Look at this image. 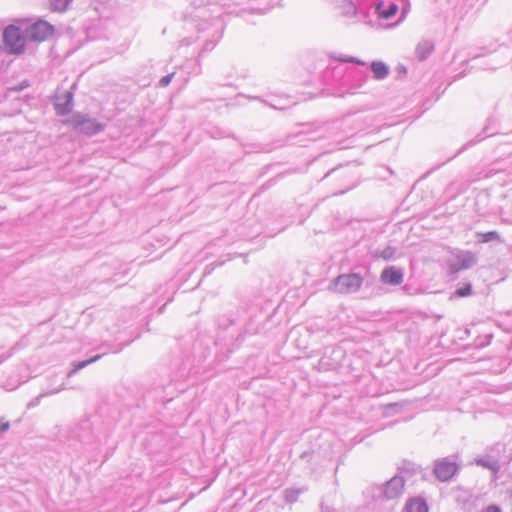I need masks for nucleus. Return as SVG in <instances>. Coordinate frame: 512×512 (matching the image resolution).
<instances>
[{
	"mask_svg": "<svg viewBox=\"0 0 512 512\" xmlns=\"http://www.w3.org/2000/svg\"><path fill=\"white\" fill-rule=\"evenodd\" d=\"M198 32L202 34L204 40L201 52H208L214 49L216 44L222 38L224 30V22L220 17L211 20H201L197 25Z\"/></svg>",
	"mask_w": 512,
	"mask_h": 512,
	"instance_id": "1",
	"label": "nucleus"
},
{
	"mask_svg": "<svg viewBox=\"0 0 512 512\" xmlns=\"http://www.w3.org/2000/svg\"><path fill=\"white\" fill-rule=\"evenodd\" d=\"M364 278L359 273H345L337 276L329 285V289L340 294H352L359 291Z\"/></svg>",
	"mask_w": 512,
	"mask_h": 512,
	"instance_id": "2",
	"label": "nucleus"
},
{
	"mask_svg": "<svg viewBox=\"0 0 512 512\" xmlns=\"http://www.w3.org/2000/svg\"><path fill=\"white\" fill-rule=\"evenodd\" d=\"M3 42L10 54H20L24 52L26 43V30L22 31L19 27L9 25L4 29Z\"/></svg>",
	"mask_w": 512,
	"mask_h": 512,
	"instance_id": "3",
	"label": "nucleus"
},
{
	"mask_svg": "<svg viewBox=\"0 0 512 512\" xmlns=\"http://www.w3.org/2000/svg\"><path fill=\"white\" fill-rule=\"evenodd\" d=\"M405 480L400 475H395L385 484L373 488L374 496L386 500L398 499L404 492Z\"/></svg>",
	"mask_w": 512,
	"mask_h": 512,
	"instance_id": "4",
	"label": "nucleus"
},
{
	"mask_svg": "<svg viewBox=\"0 0 512 512\" xmlns=\"http://www.w3.org/2000/svg\"><path fill=\"white\" fill-rule=\"evenodd\" d=\"M68 124L73 126L79 132L86 135H94L104 130L105 125L95 119L85 117L81 114H75L67 121Z\"/></svg>",
	"mask_w": 512,
	"mask_h": 512,
	"instance_id": "5",
	"label": "nucleus"
},
{
	"mask_svg": "<svg viewBox=\"0 0 512 512\" xmlns=\"http://www.w3.org/2000/svg\"><path fill=\"white\" fill-rule=\"evenodd\" d=\"M26 38L29 42H42L52 36L54 28L46 21H38L26 29Z\"/></svg>",
	"mask_w": 512,
	"mask_h": 512,
	"instance_id": "6",
	"label": "nucleus"
},
{
	"mask_svg": "<svg viewBox=\"0 0 512 512\" xmlns=\"http://www.w3.org/2000/svg\"><path fill=\"white\" fill-rule=\"evenodd\" d=\"M457 471L458 465L448 458H442L435 461L433 472L439 481L445 482L450 480Z\"/></svg>",
	"mask_w": 512,
	"mask_h": 512,
	"instance_id": "7",
	"label": "nucleus"
},
{
	"mask_svg": "<svg viewBox=\"0 0 512 512\" xmlns=\"http://www.w3.org/2000/svg\"><path fill=\"white\" fill-rule=\"evenodd\" d=\"M477 263L476 255L471 251H462L458 253L449 263V269L452 273L473 267Z\"/></svg>",
	"mask_w": 512,
	"mask_h": 512,
	"instance_id": "8",
	"label": "nucleus"
},
{
	"mask_svg": "<svg viewBox=\"0 0 512 512\" xmlns=\"http://www.w3.org/2000/svg\"><path fill=\"white\" fill-rule=\"evenodd\" d=\"M54 106L57 115L65 116L69 114L73 109V92L65 91L63 94L57 93Z\"/></svg>",
	"mask_w": 512,
	"mask_h": 512,
	"instance_id": "9",
	"label": "nucleus"
},
{
	"mask_svg": "<svg viewBox=\"0 0 512 512\" xmlns=\"http://www.w3.org/2000/svg\"><path fill=\"white\" fill-rule=\"evenodd\" d=\"M381 281L389 285H399L403 281V272L394 266L385 268L381 273Z\"/></svg>",
	"mask_w": 512,
	"mask_h": 512,
	"instance_id": "10",
	"label": "nucleus"
},
{
	"mask_svg": "<svg viewBox=\"0 0 512 512\" xmlns=\"http://www.w3.org/2000/svg\"><path fill=\"white\" fill-rule=\"evenodd\" d=\"M433 51L434 43L427 39L421 40L415 48V54L420 61L427 59Z\"/></svg>",
	"mask_w": 512,
	"mask_h": 512,
	"instance_id": "11",
	"label": "nucleus"
},
{
	"mask_svg": "<svg viewBox=\"0 0 512 512\" xmlns=\"http://www.w3.org/2000/svg\"><path fill=\"white\" fill-rule=\"evenodd\" d=\"M370 67L376 80H384L389 75V67L382 61H373Z\"/></svg>",
	"mask_w": 512,
	"mask_h": 512,
	"instance_id": "12",
	"label": "nucleus"
},
{
	"mask_svg": "<svg viewBox=\"0 0 512 512\" xmlns=\"http://www.w3.org/2000/svg\"><path fill=\"white\" fill-rule=\"evenodd\" d=\"M475 462L477 465L491 470L494 474H496L500 469L499 461L489 455L479 457Z\"/></svg>",
	"mask_w": 512,
	"mask_h": 512,
	"instance_id": "13",
	"label": "nucleus"
},
{
	"mask_svg": "<svg viewBox=\"0 0 512 512\" xmlns=\"http://www.w3.org/2000/svg\"><path fill=\"white\" fill-rule=\"evenodd\" d=\"M406 512H428L426 502L420 498H414L407 502L405 506Z\"/></svg>",
	"mask_w": 512,
	"mask_h": 512,
	"instance_id": "14",
	"label": "nucleus"
},
{
	"mask_svg": "<svg viewBox=\"0 0 512 512\" xmlns=\"http://www.w3.org/2000/svg\"><path fill=\"white\" fill-rule=\"evenodd\" d=\"M339 8L342 15L346 17H354L357 14L358 8L355 2L351 0H340Z\"/></svg>",
	"mask_w": 512,
	"mask_h": 512,
	"instance_id": "15",
	"label": "nucleus"
},
{
	"mask_svg": "<svg viewBox=\"0 0 512 512\" xmlns=\"http://www.w3.org/2000/svg\"><path fill=\"white\" fill-rule=\"evenodd\" d=\"M376 10L381 18L389 19L396 14L398 6L395 3H390L388 8L384 9L383 3H378L376 6Z\"/></svg>",
	"mask_w": 512,
	"mask_h": 512,
	"instance_id": "16",
	"label": "nucleus"
},
{
	"mask_svg": "<svg viewBox=\"0 0 512 512\" xmlns=\"http://www.w3.org/2000/svg\"><path fill=\"white\" fill-rule=\"evenodd\" d=\"M476 235L478 237V241L481 243H487V242H491V241H495V240H497V241L501 240V236L497 231H489V232H485V233L478 232Z\"/></svg>",
	"mask_w": 512,
	"mask_h": 512,
	"instance_id": "17",
	"label": "nucleus"
},
{
	"mask_svg": "<svg viewBox=\"0 0 512 512\" xmlns=\"http://www.w3.org/2000/svg\"><path fill=\"white\" fill-rule=\"evenodd\" d=\"M101 358V355H96L88 360H85V361H81V362H78L77 364H75L74 368L72 370H70L68 373H67V377L70 378L72 377L74 374H76L79 370L85 368L86 366H88L89 364L91 363H94L96 362L97 360H99Z\"/></svg>",
	"mask_w": 512,
	"mask_h": 512,
	"instance_id": "18",
	"label": "nucleus"
},
{
	"mask_svg": "<svg viewBox=\"0 0 512 512\" xmlns=\"http://www.w3.org/2000/svg\"><path fill=\"white\" fill-rule=\"evenodd\" d=\"M72 0H49L50 8L55 12H64Z\"/></svg>",
	"mask_w": 512,
	"mask_h": 512,
	"instance_id": "19",
	"label": "nucleus"
},
{
	"mask_svg": "<svg viewBox=\"0 0 512 512\" xmlns=\"http://www.w3.org/2000/svg\"><path fill=\"white\" fill-rule=\"evenodd\" d=\"M66 389V385L64 382H62L59 386L57 387H48L45 391H43L41 394H39V396L36 398V402L39 403L40 399L42 397H46V396H50V395H54V394H57L63 390Z\"/></svg>",
	"mask_w": 512,
	"mask_h": 512,
	"instance_id": "20",
	"label": "nucleus"
},
{
	"mask_svg": "<svg viewBox=\"0 0 512 512\" xmlns=\"http://www.w3.org/2000/svg\"><path fill=\"white\" fill-rule=\"evenodd\" d=\"M396 253V249L392 246H388L382 251H375L374 255L376 257L383 258L384 260H390L394 257Z\"/></svg>",
	"mask_w": 512,
	"mask_h": 512,
	"instance_id": "21",
	"label": "nucleus"
},
{
	"mask_svg": "<svg viewBox=\"0 0 512 512\" xmlns=\"http://www.w3.org/2000/svg\"><path fill=\"white\" fill-rule=\"evenodd\" d=\"M300 493H301V490H299V489H286L285 490V499L287 502L293 503L298 499Z\"/></svg>",
	"mask_w": 512,
	"mask_h": 512,
	"instance_id": "22",
	"label": "nucleus"
},
{
	"mask_svg": "<svg viewBox=\"0 0 512 512\" xmlns=\"http://www.w3.org/2000/svg\"><path fill=\"white\" fill-rule=\"evenodd\" d=\"M472 293V286L470 283H467L463 285L462 287H459L456 289L455 294L459 297H466L471 295Z\"/></svg>",
	"mask_w": 512,
	"mask_h": 512,
	"instance_id": "23",
	"label": "nucleus"
},
{
	"mask_svg": "<svg viewBox=\"0 0 512 512\" xmlns=\"http://www.w3.org/2000/svg\"><path fill=\"white\" fill-rule=\"evenodd\" d=\"M175 73L172 72L164 77H162L160 80H159V86L161 87H166L170 84V82L172 81L173 77H174Z\"/></svg>",
	"mask_w": 512,
	"mask_h": 512,
	"instance_id": "24",
	"label": "nucleus"
},
{
	"mask_svg": "<svg viewBox=\"0 0 512 512\" xmlns=\"http://www.w3.org/2000/svg\"><path fill=\"white\" fill-rule=\"evenodd\" d=\"M339 61L346 62V63H355L358 65H365V63L363 61H361L360 59L355 58V57H341V58H339Z\"/></svg>",
	"mask_w": 512,
	"mask_h": 512,
	"instance_id": "25",
	"label": "nucleus"
},
{
	"mask_svg": "<svg viewBox=\"0 0 512 512\" xmlns=\"http://www.w3.org/2000/svg\"><path fill=\"white\" fill-rule=\"evenodd\" d=\"M10 428L8 421L0 420V434L6 432Z\"/></svg>",
	"mask_w": 512,
	"mask_h": 512,
	"instance_id": "26",
	"label": "nucleus"
},
{
	"mask_svg": "<svg viewBox=\"0 0 512 512\" xmlns=\"http://www.w3.org/2000/svg\"><path fill=\"white\" fill-rule=\"evenodd\" d=\"M483 512H502V511H501V508L499 506L489 505L488 507H486L484 509Z\"/></svg>",
	"mask_w": 512,
	"mask_h": 512,
	"instance_id": "27",
	"label": "nucleus"
},
{
	"mask_svg": "<svg viewBox=\"0 0 512 512\" xmlns=\"http://www.w3.org/2000/svg\"><path fill=\"white\" fill-rule=\"evenodd\" d=\"M27 86H28V84H25V85H24V84H22V85H21L18 89H16V90H17V91H20V90H22L23 88H25V87H27Z\"/></svg>",
	"mask_w": 512,
	"mask_h": 512,
	"instance_id": "28",
	"label": "nucleus"
}]
</instances>
